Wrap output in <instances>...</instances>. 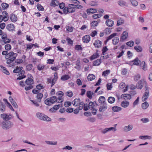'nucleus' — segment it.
Returning a JSON list of instances; mask_svg holds the SVG:
<instances>
[{
  "label": "nucleus",
  "mask_w": 152,
  "mask_h": 152,
  "mask_svg": "<svg viewBox=\"0 0 152 152\" xmlns=\"http://www.w3.org/2000/svg\"><path fill=\"white\" fill-rule=\"evenodd\" d=\"M13 126V123L10 121H4L2 122L1 127L4 130H8Z\"/></svg>",
  "instance_id": "nucleus-1"
},
{
  "label": "nucleus",
  "mask_w": 152,
  "mask_h": 152,
  "mask_svg": "<svg viewBox=\"0 0 152 152\" xmlns=\"http://www.w3.org/2000/svg\"><path fill=\"white\" fill-rule=\"evenodd\" d=\"M37 118L40 120L46 121H50L51 119L44 113L40 112H37L36 114Z\"/></svg>",
  "instance_id": "nucleus-2"
},
{
  "label": "nucleus",
  "mask_w": 152,
  "mask_h": 152,
  "mask_svg": "<svg viewBox=\"0 0 152 152\" xmlns=\"http://www.w3.org/2000/svg\"><path fill=\"white\" fill-rule=\"evenodd\" d=\"M75 11V8L74 4H69L68 7H65L63 10V12L65 14L68 13H72Z\"/></svg>",
  "instance_id": "nucleus-3"
},
{
  "label": "nucleus",
  "mask_w": 152,
  "mask_h": 152,
  "mask_svg": "<svg viewBox=\"0 0 152 152\" xmlns=\"http://www.w3.org/2000/svg\"><path fill=\"white\" fill-rule=\"evenodd\" d=\"M97 105L96 103L91 102L88 104L89 108L92 110V113L94 115H95L96 113L97 110L96 107Z\"/></svg>",
  "instance_id": "nucleus-4"
},
{
  "label": "nucleus",
  "mask_w": 152,
  "mask_h": 152,
  "mask_svg": "<svg viewBox=\"0 0 152 152\" xmlns=\"http://www.w3.org/2000/svg\"><path fill=\"white\" fill-rule=\"evenodd\" d=\"M150 88L147 86H145V92L142 98V102H144L146 100L149 96V89Z\"/></svg>",
  "instance_id": "nucleus-5"
},
{
  "label": "nucleus",
  "mask_w": 152,
  "mask_h": 152,
  "mask_svg": "<svg viewBox=\"0 0 152 152\" xmlns=\"http://www.w3.org/2000/svg\"><path fill=\"white\" fill-rule=\"evenodd\" d=\"M147 83L144 79H142L139 81L136 85V88L138 89H141L144 85L147 86Z\"/></svg>",
  "instance_id": "nucleus-6"
},
{
  "label": "nucleus",
  "mask_w": 152,
  "mask_h": 152,
  "mask_svg": "<svg viewBox=\"0 0 152 152\" xmlns=\"http://www.w3.org/2000/svg\"><path fill=\"white\" fill-rule=\"evenodd\" d=\"M18 56V54L15 53L13 51H10L5 56V58L6 59H8L10 58H12L14 60H15L16 57Z\"/></svg>",
  "instance_id": "nucleus-7"
},
{
  "label": "nucleus",
  "mask_w": 152,
  "mask_h": 152,
  "mask_svg": "<svg viewBox=\"0 0 152 152\" xmlns=\"http://www.w3.org/2000/svg\"><path fill=\"white\" fill-rule=\"evenodd\" d=\"M0 117L4 121H9L13 118V116L10 113H3L1 115Z\"/></svg>",
  "instance_id": "nucleus-8"
},
{
  "label": "nucleus",
  "mask_w": 152,
  "mask_h": 152,
  "mask_svg": "<svg viewBox=\"0 0 152 152\" xmlns=\"http://www.w3.org/2000/svg\"><path fill=\"white\" fill-rule=\"evenodd\" d=\"M27 77L28 78L26 80L25 83L27 85H31L34 82L33 77L30 74H28Z\"/></svg>",
  "instance_id": "nucleus-9"
},
{
  "label": "nucleus",
  "mask_w": 152,
  "mask_h": 152,
  "mask_svg": "<svg viewBox=\"0 0 152 152\" xmlns=\"http://www.w3.org/2000/svg\"><path fill=\"white\" fill-rule=\"evenodd\" d=\"M117 130L116 127H111L106 128L102 131V132L103 134H105L106 133L112 131L113 132H115Z\"/></svg>",
  "instance_id": "nucleus-10"
},
{
  "label": "nucleus",
  "mask_w": 152,
  "mask_h": 152,
  "mask_svg": "<svg viewBox=\"0 0 152 152\" xmlns=\"http://www.w3.org/2000/svg\"><path fill=\"white\" fill-rule=\"evenodd\" d=\"M133 128V126L132 124H129L127 126H125L123 129V130L124 132H127L132 130Z\"/></svg>",
  "instance_id": "nucleus-11"
},
{
  "label": "nucleus",
  "mask_w": 152,
  "mask_h": 152,
  "mask_svg": "<svg viewBox=\"0 0 152 152\" xmlns=\"http://www.w3.org/2000/svg\"><path fill=\"white\" fill-rule=\"evenodd\" d=\"M128 32L126 31H124L121 35L120 39L121 40L124 41L127 39L128 38Z\"/></svg>",
  "instance_id": "nucleus-12"
},
{
  "label": "nucleus",
  "mask_w": 152,
  "mask_h": 152,
  "mask_svg": "<svg viewBox=\"0 0 152 152\" xmlns=\"http://www.w3.org/2000/svg\"><path fill=\"white\" fill-rule=\"evenodd\" d=\"M102 42L99 39L96 40L93 43V44L96 48H99L101 47L102 45Z\"/></svg>",
  "instance_id": "nucleus-13"
},
{
  "label": "nucleus",
  "mask_w": 152,
  "mask_h": 152,
  "mask_svg": "<svg viewBox=\"0 0 152 152\" xmlns=\"http://www.w3.org/2000/svg\"><path fill=\"white\" fill-rule=\"evenodd\" d=\"M140 67L144 71L147 70L148 69L147 65L144 61H142L140 63Z\"/></svg>",
  "instance_id": "nucleus-14"
},
{
  "label": "nucleus",
  "mask_w": 152,
  "mask_h": 152,
  "mask_svg": "<svg viewBox=\"0 0 152 152\" xmlns=\"http://www.w3.org/2000/svg\"><path fill=\"white\" fill-rule=\"evenodd\" d=\"M119 87L120 89H122L125 88L123 90L124 92H125L128 90V86L127 85L126 86L125 83L124 82H122L120 84L119 86Z\"/></svg>",
  "instance_id": "nucleus-15"
},
{
  "label": "nucleus",
  "mask_w": 152,
  "mask_h": 152,
  "mask_svg": "<svg viewBox=\"0 0 152 152\" xmlns=\"http://www.w3.org/2000/svg\"><path fill=\"white\" fill-rule=\"evenodd\" d=\"M120 105L122 107L126 108L129 106V102L126 100H124L121 102Z\"/></svg>",
  "instance_id": "nucleus-16"
},
{
  "label": "nucleus",
  "mask_w": 152,
  "mask_h": 152,
  "mask_svg": "<svg viewBox=\"0 0 152 152\" xmlns=\"http://www.w3.org/2000/svg\"><path fill=\"white\" fill-rule=\"evenodd\" d=\"M121 97L122 99L126 100H129L131 99L132 96L129 94H125L121 95Z\"/></svg>",
  "instance_id": "nucleus-17"
},
{
  "label": "nucleus",
  "mask_w": 152,
  "mask_h": 152,
  "mask_svg": "<svg viewBox=\"0 0 152 152\" xmlns=\"http://www.w3.org/2000/svg\"><path fill=\"white\" fill-rule=\"evenodd\" d=\"M10 19L12 22L15 23L18 20V18L15 14L12 13L10 15Z\"/></svg>",
  "instance_id": "nucleus-18"
},
{
  "label": "nucleus",
  "mask_w": 152,
  "mask_h": 152,
  "mask_svg": "<svg viewBox=\"0 0 152 152\" xmlns=\"http://www.w3.org/2000/svg\"><path fill=\"white\" fill-rule=\"evenodd\" d=\"M91 38L89 35H86L84 36L82 38L83 42L85 43H87L90 40Z\"/></svg>",
  "instance_id": "nucleus-19"
},
{
  "label": "nucleus",
  "mask_w": 152,
  "mask_h": 152,
  "mask_svg": "<svg viewBox=\"0 0 152 152\" xmlns=\"http://www.w3.org/2000/svg\"><path fill=\"white\" fill-rule=\"evenodd\" d=\"M86 12L88 15H89L97 12V10L94 8L88 9L87 10Z\"/></svg>",
  "instance_id": "nucleus-20"
},
{
  "label": "nucleus",
  "mask_w": 152,
  "mask_h": 152,
  "mask_svg": "<svg viewBox=\"0 0 152 152\" xmlns=\"http://www.w3.org/2000/svg\"><path fill=\"white\" fill-rule=\"evenodd\" d=\"M105 24L108 26L112 27L114 25V23L112 20L110 19H108L106 21Z\"/></svg>",
  "instance_id": "nucleus-21"
},
{
  "label": "nucleus",
  "mask_w": 152,
  "mask_h": 152,
  "mask_svg": "<svg viewBox=\"0 0 152 152\" xmlns=\"http://www.w3.org/2000/svg\"><path fill=\"white\" fill-rule=\"evenodd\" d=\"M25 72L23 70H21L19 74V76L17 78L18 80H21L25 77L26 76L24 75Z\"/></svg>",
  "instance_id": "nucleus-22"
},
{
  "label": "nucleus",
  "mask_w": 152,
  "mask_h": 152,
  "mask_svg": "<svg viewBox=\"0 0 152 152\" xmlns=\"http://www.w3.org/2000/svg\"><path fill=\"white\" fill-rule=\"evenodd\" d=\"M80 102H81L80 99H75L72 102V104L74 106H77Z\"/></svg>",
  "instance_id": "nucleus-23"
},
{
  "label": "nucleus",
  "mask_w": 152,
  "mask_h": 152,
  "mask_svg": "<svg viewBox=\"0 0 152 152\" xmlns=\"http://www.w3.org/2000/svg\"><path fill=\"white\" fill-rule=\"evenodd\" d=\"M149 106V104L147 102H145L141 104V107L143 110L147 109Z\"/></svg>",
  "instance_id": "nucleus-24"
},
{
  "label": "nucleus",
  "mask_w": 152,
  "mask_h": 152,
  "mask_svg": "<svg viewBox=\"0 0 152 152\" xmlns=\"http://www.w3.org/2000/svg\"><path fill=\"white\" fill-rule=\"evenodd\" d=\"M139 138L142 140H151L152 139L151 137L148 135L140 136L139 137Z\"/></svg>",
  "instance_id": "nucleus-25"
},
{
  "label": "nucleus",
  "mask_w": 152,
  "mask_h": 152,
  "mask_svg": "<svg viewBox=\"0 0 152 152\" xmlns=\"http://www.w3.org/2000/svg\"><path fill=\"white\" fill-rule=\"evenodd\" d=\"M14 25L12 24H9L7 26V29L10 31L14 30Z\"/></svg>",
  "instance_id": "nucleus-26"
},
{
  "label": "nucleus",
  "mask_w": 152,
  "mask_h": 152,
  "mask_svg": "<svg viewBox=\"0 0 152 152\" xmlns=\"http://www.w3.org/2000/svg\"><path fill=\"white\" fill-rule=\"evenodd\" d=\"M112 110L114 112H118L122 110V108L116 106H114L112 107Z\"/></svg>",
  "instance_id": "nucleus-27"
},
{
  "label": "nucleus",
  "mask_w": 152,
  "mask_h": 152,
  "mask_svg": "<svg viewBox=\"0 0 152 152\" xmlns=\"http://www.w3.org/2000/svg\"><path fill=\"white\" fill-rule=\"evenodd\" d=\"M0 67L1 68V71L3 73L7 75H9L10 74L9 72L7 69L6 68L2 65H0Z\"/></svg>",
  "instance_id": "nucleus-28"
},
{
  "label": "nucleus",
  "mask_w": 152,
  "mask_h": 152,
  "mask_svg": "<svg viewBox=\"0 0 152 152\" xmlns=\"http://www.w3.org/2000/svg\"><path fill=\"white\" fill-rule=\"evenodd\" d=\"M15 60L14 64L15 65L21 64L23 62V59L21 58H18Z\"/></svg>",
  "instance_id": "nucleus-29"
},
{
  "label": "nucleus",
  "mask_w": 152,
  "mask_h": 152,
  "mask_svg": "<svg viewBox=\"0 0 152 152\" xmlns=\"http://www.w3.org/2000/svg\"><path fill=\"white\" fill-rule=\"evenodd\" d=\"M58 79V75L56 73H55L54 74V77L52 80V85L51 86H52L55 83L56 81Z\"/></svg>",
  "instance_id": "nucleus-30"
},
{
  "label": "nucleus",
  "mask_w": 152,
  "mask_h": 152,
  "mask_svg": "<svg viewBox=\"0 0 152 152\" xmlns=\"http://www.w3.org/2000/svg\"><path fill=\"white\" fill-rule=\"evenodd\" d=\"M99 56V54L97 52L93 54L90 57L91 60H93L96 58H98Z\"/></svg>",
  "instance_id": "nucleus-31"
},
{
  "label": "nucleus",
  "mask_w": 152,
  "mask_h": 152,
  "mask_svg": "<svg viewBox=\"0 0 152 152\" xmlns=\"http://www.w3.org/2000/svg\"><path fill=\"white\" fill-rule=\"evenodd\" d=\"M119 41V39L118 37H114L112 40V43L114 45L118 44Z\"/></svg>",
  "instance_id": "nucleus-32"
},
{
  "label": "nucleus",
  "mask_w": 152,
  "mask_h": 152,
  "mask_svg": "<svg viewBox=\"0 0 152 152\" xmlns=\"http://www.w3.org/2000/svg\"><path fill=\"white\" fill-rule=\"evenodd\" d=\"M117 35V33H113L112 34H111L110 35L108 36L106 40V42H107L109 40L112 39V38L116 36Z\"/></svg>",
  "instance_id": "nucleus-33"
},
{
  "label": "nucleus",
  "mask_w": 152,
  "mask_h": 152,
  "mask_svg": "<svg viewBox=\"0 0 152 152\" xmlns=\"http://www.w3.org/2000/svg\"><path fill=\"white\" fill-rule=\"evenodd\" d=\"M34 46L35 47H39L38 45L36 43L35 44H29L27 45V49H31Z\"/></svg>",
  "instance_id": "nucleus-34"
},
{
  "label": "nucleus",
  "mask_w": 152,
  "mask_h": 152,
  "mask_svg": "<svg viewBox=\"0 0 152 152\" xmlns=\"http://www.w3.org/2000/svg\"><path fill=\"white\" fill-rule=\"evenodd\" d=\"M107 109V106L106 105H103L99 107V110L100 112H103L105 111Z\"/></svg>",
  "instance_id": "nucleus-35"
},
{
  "label": "nucleus",
  "mask_w": 152,
  "mask_h": 152,
  "mask_svg": "<svg viewBox=\"0 0 152 152\" xmlns=\"http://www.w3.org/2000/svg\"><path fill=\"white\" fill-rule=\"evenodd\" d=\"M87 78L89 81H91L95 79V76L93 74H89L87 77Z\"/></svg>",
  "instance_id": "nucleus-36"
},
{
  "label": "nucleus",
  "mask_w": 152,
  "mask_h": 152,
  "mask_svg": "<svg viewBox=\"0 0 152 152\" xmlns=\"http://www.w3.org/2000/svg\"><path fill=\"white\" fill-rule=\"evenodd\" d=\"M118 3L119 5L122 7L127 6V3L123 0H120L118 1Z\"/></svg>",
  "instance_id": "nucleus-37"
},
{
  "label": "nucleus",
  "mask_w": 152,
  "mask_h": 152,
  "mask_svg": "<svg viewBox=\"0 0 152 152\" xmlns=\"http://www.w3.org/2000/svg\"><path fill=\"white\" fill-rule=\"evenodd\" d=\"M101 63V60L100 59H97L93 62V65L94 66H98Z\"/></svg>",
  "instance_id": "nucleus-38"
},
{
  "label": "nucleus",
  "mask_w": 152,
  "mask_h": 152,
  "mask_svg": "<svg viewBox=\"0 0 152 152\" xmlns=\"http://www.w3.org/2000/svg\"><path fill=\"white\" fill-rule=\"evenodd\" d=\"M99 20L94 21L91 23V26L92 27H94L97 26L98 24L99 23Z\"/></svg>",
  "instance_id": "nucleus-39"
},
{
  "label": "nucleus",
  "mask_w": 152,
  "mask_h": 152,
  "mask_svg": "<svg viewBox=\"0 0 152 152\" xmlns=\"http://www.w3.org/2000/svg\"><path fill=\"white\" fill-rule=\"evenodd\" d=\"M23 69L22 66H17L16 68L13 71V72L14 73H18L20 71Z\"/></svg>",
  "instance_id": "nucleus-40"
},
{
  "label": "nucleus",
  "mask_w": 152,
  "mask_h": 152,
  "mask_svg": "<svg viewBox=\"0 0 152 152\" xmlns=\"http://www.w3.org/2000/svg\"><path fill=\"white\" fill-rule=\"evenodd\" d=\"M134 48L138 52H141L142 50V47L139 45L135 46L134 47Z\"/></svg>",
  "instance_id": "nucleus-41"
},
{
  "label": "nucleus",
  "mask_w": 152,
  "mask_h": 152,
  "mask_svg": "<svg viewBox=\"0 0 152 152\" xmlns=\"http://www.w3.org/2000/svg\"><path fill=\"white\" fill-rule=\"evenodd\" d=\"M70 78V76L68 75H66L62 76L61 79L63 80H66Z\"/></svg>",
  "instance_id": "nucleus-42"
},
{
  "label": "nucleus",
  "mask_w": 152,
  "mask_h": 152,
  "mask_svg": "<svg viewBox=\"0 0 152 152\" xmlns=\"http://www.w3.org/2000/svg\"><path fill=\"white\" fill-rule=\"evenodd\" d=\"M132 62H133V65L138 66L139 65V64L140 62V61L138 59V58H137L135 59Z\"/></svg>",
  "instance_id": "nucleus-43"
},
{
  "label": "nucleus",
  "mask_w": 152,
  "mask_h": 152,
  "mask_svg": "<svg viewBox=\"0 0 152 152\" xmlns=\"http://www.w3.org/2000/svg\"><path fill=\"white\" fill-rule=\"evenodd\" d=\"M108 102L110 104H112L115 101V99L113 97H109L107 99Z\"/></svg>",
  "instance_id": "nucleus-44"
},
{
  "label": "nucleus",
  "mask_w": 152,
  "mask_h": 152,
  "mask_svg": "<svg viewBox=\"0 0 152 152\" xmlns=\"http://www.w3.org/2000/svg\"><path fill=\"white\" fill-rule=\"evenodd\" d=\"M130 2L133 7H136L138 5V2L136 0H130Z\"/></svg>",
  "instance_id": "nucleus-45"
},
{
  "label": "nucleus",
  "mask_w": 152,
  "mask_h": 152,
  "mask_svg": "<svg viewBox=\"0 0 152 152\" xmlns=\"http://www.w3.org/2000/svg\"><path fill=\"white\" fill-rule=\"evenodd\" d=\"M99 102L101 103H104L105 101V98L103 96H100L99 97Z\"/></svg>",
  "instance_id": "nucleus-46"
},
{
  "label": "nucleus",
  "mask_w": 152,
  "mask_h": 152,
  "mask_svg": "<svg viewBox=\"0 0 152 152\" xmlns=\"http://www.w3.org/2000/svg\"><path fill=\"white\" fill-rule=\"evenodd\" d=\"M94 93L91 91H88L87 92V95L88 97L90 99H91L94 95Z\"/></svg>",
  "instance_id": "nucleus-47"
},
{
  "label": "nucleus",
  "mask_w": 152,
  "mask_h": 152,
  "mask_svg": "<svg viewBox=\"0 0 152 152\" xmlns=\"http://www.w3.org/2000/svg\"><path fill=\"white\" fill-rule=\"evenodd\" d=\"M45 66L43 64H40L38 65L37 69L39 71L42 70L45 68Z\"/></svg>",
  "instance_id": "nucleus-48"
},
{
  "label": "nucleus",
  "mask_w": 152,
  "mask_h": 152,
  "mask_svg": "<svg viewBox=\"0 0 152 152\" xmlns=\"http://www.w3.org/2000/svg\"><path fill=\"white\" fill-rule=\"evenodd\" d=\"M49 99L50 100L51 103H52V104L55 103L57 100V97L56 96H52Z\"/></svg>",
  "instance_id": "nucleus-49"
},
{
  "label": "nucleus",
  "mask_w": 152,
  "mask_h": 152,
  "mask_svg": "<svg viewBox=\"0 0 152 152\" xmlns=\"http://www.w3.org/2000/svg\"><path fill=\"white\" fill-rule=\"evenodd\" d=\"M58 4V3L57 1L53 0L50 3V5L51 6L55 7L57 6Z\"/></svg>",
  "instance_id": "nucleus-50"
},
{
  "label": "nucleus",
  "mask_w": 152,
  "mask_h": 152,
  "mask_svg": "<svg viewBox=\"0 0 152 152\" xmlns=\"http://www.w3.org/2000/svg\"><path fill=\"white\" fill-rule=\"evenodd\" d=\"M102 16V15L100 14H97L93 15L92 17L94 19H96L101 17Z\"/></svg>",
  "instance_id": "nucleus-51"
},
{
  "label": "nucleus",
  "mask_w": 152,
  "mask_h": 152,
  "mask_svg": "<svg viewBox=\"0 0 152 152\" xmlns=\"http://www.w3.org/2000/svg\"><path fill=\"white\" fill-rule=\"evenodd\" d=\"M110 73V71L109 70H107L103 72L102 75L104 76H106L108 75Z\"/></svg>",
  "instance_id": "nucleus-52"
},
{
  "label": "nucleus",
  "mask_w": 152,
  "mask_h": 152,
  "mask_svg": "<svg viewBox=\"0 0 152 152\" xmlns=\"http://www.w3.org/2000/svg\"><path fill=\"white\" fill-rule=\"evenodd\" d=\"M124 20L123 19H120L118 20L117 25L118 26H120L124 23Z\"/></svg>",
  "instance_id": "nucleus-53"
},
{
  "label": "nucleus",
  "mask_w": 152,
  "mask_h": 152,
  "mask_svg": "<svg viewBox=\"0 0 152 152\" xmlns=\"http://www.w3.org/2000/svg\"><path fill=\"white\" fill-rule=\"evenodd\" d=\"M139 97H138L133 103V107H135L138 104L139 102Z\"/></svg>",
  "instance_id": "nucleus-54"
},
{
  "label": "nucleus",
  "mask_w": 152,
  "mask_h": 152,
  "mask_svg": "<svg viewBox=\"0 0 152 152\" xmlns=\"http://www.w3.org/2000/svg\"><path fill=\"white\" fill-rule=\"evenodd\" d=\"M45 104L48 105H50L52 104L49 98L46 99L45 101Z\"/></svg>",
  "instance_id": "nucleus-55"
},
{
  "label": "nucleus",
  "mask_w": 152,
  "mask_h": 152,
  "mask_svg": "<svg viewBox=\"0 0 152 152\" xmlns=\"http://www.w3.org/2000/svg\"><path fill=\"white\" fill-rule=\"evenodd\" d=\"M64 93L61 91H58L56 93V95L59 97H61L64 95Z\"/></svg>",
  "instance_id": "nucleus-56"
},
{
  "label": "nucleus",
  "mask_w": 152,
  "mask_h": 152,
  "mask_svg": "<svg viewBox=\"0 0 152 152\" xmlns=\"http://www.w3.org/2000/svg\"><path fill=\"white\" fill-rule=\"evenodd\" d=\"M126 44L130 47H132L134 45V42L133 41H130L126 43Z\"/></svg>",
  "instance_id": "nucleus-57"
},
{
  "label": "nucleus",
  "mask_w": 152,
  "mask_h": 152,
  "mask_svg": "<svg viewBox=\"0 0 152 152\" xmlns=\"http://www.w3.org/2000/svg\"><path fill=\"white\" fill-rule=\"evenodd\" d=\"M66 95L69 97H71L73 96V93L71 91H68L66 93Z\"/></svg>",
  "instance_id": "nucleus-58"
},
{
  "label": "nucleus",
  "mask_w": 152,
  "mask_h": 152,
  "mask_svg": "<svg viewBox=\"0 0 152 152\" xmlns=\"http://www.w3.org/2000/svg\"><path fill=\"white\" fill-rule=\"evenodd\" d=\"M141 121L143 123H147L149 121V120L147 118H143L141 119Z\"/></svg>",
  "instance_id": "nucleus-59"
},
{
  "label": "nucleus",
  "mask_w": 152,
  "mask_h": 152,
  "mask_svg": "<svg viewBox=\"0 0 152 152\" xmlns=\"http://www.w3.org/2000/svg\"><path fill=\"white\" fill-rule=\"evenodd\" d=\"M140 77V76L139 74H137L134 76V79L135 81H137Z\"/></svg>",
  "instance_id": "nucleus-60"
},
{
  "label": "nucleus",
  "mask_w": 152,
  "mask_h": 152,
  "mask_svg": "<svg viewBox=\"0 0 152 152\" xmlns=\"http://www.w3.org/2000/svg\"><path fill=\"white\" fill-rule=\"evenodd\" d=\"M30 100L32 102V104H34V106L37 107H38L39 106V104L37 101L31 99H30Z\"/></svg>",
  "instance_id": "nucleus-61"
},
{
  "label": "nucleus",
  "mask_w": 152,
  "mask_h": 152,
  "mask_svg": "<svg viewBox=\"0 0 152 152\" xmlns=\"http://www.w3.org/2000/svg\"><path fill=\"white\" fill-rule=\"evenodd\" d=\"M11 46L9 44H7L5 46V48L6 50H9L11 49Z\"/></svg>",
  "instance_id": "nucleus-62"
},
{
  "label": "nucleus",
  "mask_w": 152,
  "mask_h": 152,
  "mask_svg": "<svg viewBox=\"0 0 152 152\" xmlns=\"http://www.w3.org/2000/svg\"><path fill=\"white\" fill-rule=\"evenodd\" d=\"M37 6V9L39 10L43 11L44 10L43 7L40 4H38Z\"/></svg>",
  "instance_id": "nucleus-63"
},
{
  "label": "nucleus",
  "mask_w": 152,
  "mask_h": 152,
  "mask_svg": "<svg viewBox=\"0 0 152 152\" xmlns=\"http://www.w3.org/2000/svg\"><path fill=\"white\" fill-rule=\"evenodd\" d=\"M43 96V95L41 93H38L37 94V98L38 100H40L42 98Z\"/></svg>",
  "instance_id": "nucleus-64"
}]
</instances>
